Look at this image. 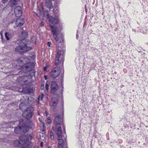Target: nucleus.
<instances>
[{"label": "nucleus", "mask_w": 148, "mask_h": 148, "mask_svg": "<svg viewBox=\"0 0 148 148\" xmlns=\"http://www.w3.org/2000/svg\"><path fill=\"white\" fill-rule=\"evenodd\" d=\"M49 85L47 84V83H46L45 84V88L47 91L49 89Z\"/></svg>", "instance_id": "bb28decb"}, {"label": "nucleus", "mask_w": 148, "mask_h": 148, "mask_svg": "<svg viewBox=\"0 0 148 148\" xmlns=\"http://www.w3.org/2000/svg\"><path fill=\"white\" fill-rule=\"evenodd\" d=\"M9 35V34L8 32H5V36L7 40H9L10 39L8 37V36Z\"/></svg>", "instance_id": "5701e85b"}, {"label": "nucleus", "mask_w": 148, "mask_h": 148, "mask_svg": "<svg viewBox=\"0 0 148 148\" xmlns=\"http://www.w3.org/2000/svg\"><path fill=\"white\" fill-rule=\"evenodd\" d=\"M33 15L34 16H35V17H38V15L34 12H33Z\"/></svg>", "instance_id": "c85d7f7f"}, {"label": "nucleus", "mask_w": 148, "mask_h": 148, "mask_svg": "<svg viewBox=\"0 0 148 148\" xmlns=\"http://www.w3.org/2000/svg\"><path fill=\"white\" fill-rule=\"evenodd\" d=\"M44 78H45V79H47V76H46V75H44Z\"/></svg>", "instance_id": "e433bc0d"}, {"label": "nucleus", "mask_w": 148, "mask_h": 148, "mask_svg": "<svg viewBox=\"0 0 148 148\" xmlns=\"http://www.w3.org/2000/svg\"><path fill=\"white\" fill-rule=\"evenodd\" d=\"M0 34L1 35V38H2V34L1 33H0Z\"/></svg>", "instance_id": "58836bf2"}, {"label": "nucleus", "mask_w": 148, "mask_h": 148, "mask_svg": "<svg viewBox=\"0 0 148 148\" xmlns=\"http://www.w3.org/2000/svg\"><path fill=\"white\" fill-rule=\"evenodd\" d=\"M38 140H39L40 141V140H41V135H39L38 136Z\"/></svg>", "instance_id": "2f4dec72"}, {"label": "nucleus", "mask_w": 148, "mask_h": 148, "mask_svg": "<svg viewBox=\"0 0 148 148\" xmlns=\"http://www.w3.org/2000/svg\"><path fill=\"white\" fill-rule=\"evenodd\" d=\"M20 142L21 143V146H22V148H27L30 147L31 146V143L28 140H25L22 139L20 140Z\"/></svg>", "instance_id": "9b49d317"}, {"label": "nucleus", "mask_w": 148, "mask_h": 148, "mask_svg": "<svg viewBox=\"0 0 148 148\" xmlns=\"http://www.w3.org/2000/svg\"><path fill=\"white\" fill-rule=\"evenodd\" d=\"M58 101H55L53 102L52 106L53 107H55L58 104Z\"/></svg>", "instance_id": "393cba45"}, {"label": "nucleus", "mask_w": 148, "mask_h": 148, "mask_svg": "<svg viewBox=\"0 0 148 148\" xmlns=\"http://www.w3.org/2000/svg\"><path fill=\"white\" fill-rule=\"evenodd\" d=\"M44 88V86H41V89L42 90Z\"/></svg>", "instance_id": "f704fd0d"}, {"label": "nucleus", "mask_w": 148, "mask_h": 148, "mask_svg": "<svg viewBox=\"0 0 148 148\" xmlns=\"http://www.w3.org/2000/svg\"><path fill=\"white\" fill-rule=\"evenodd\" d=\"M20 123L21 124V123L23 122L24 125H23L21 127L22 128V133H25L28 132L29 130V123L28 121H24V120L22 119H20L19 120Z\"/></svg>", "instance_id": "0eeeda50"}, {"label": "nucleus", "mask_w": 148, "mask_h": 148, "mask_svg": "<svg viewBox=\"0 0 148 148\" xmlns=\"http://www.w3.org/2000/svg\"><path fill=\"white\" fill-rule=\"evenodd\" d=\"M44 97V95L43 94H42L41 95H39L38 98V101H39L40 100L42 101Z\"/></svg>", "instance_id": "4be33fe9"}, {"label": "nucleus", "mask_w": 148, "mask_h": 148, "mask_svg": "<svg viewBox=\"0 0 148 148\" xmlns=\"http://www.w3.org/2000/svg\"><path fill=\"white\" fill-rule=\"evenodd\" d=\"M40 25L41 27H42V26H43L44 25V23L42 21L41 22V23H40Z\"/></svg>", "instance_id": "c756f323"}, {"label": "nucleus", "mask_w": 148, "mask_h": 148, "mask_svg": "<svg viewBox=\"0 0 148 148\" xmlns=\"http://www.w3.org/2000/svg\"><path fill=\"white\" fill-rule=\"evenodd\" d=\"M24 23V21L23 18L21 17L17 19L16 21V24L17 26H22Z\"/></svg>", "instance_id": "4468645a"}, {"label": "nucleus", "mask_w": 148, "mask_h": 148, "mask_svg": "<svg viewBox=\"0 0 148 148\" xmlns=\"http://www.w3.org/2000/svg\"><path fill=\"white\" fill-rule=\"evenodd\" d=\"M54 122V127H53V129L57 136L58 148H62L64 145V141L61 126H62L64 131H65L63 119L61 118L60 115L58 114L55 117Z\"/></svg>", "instance_id": "f257e3e1"}, {"label": "nucleus", "mask_w": 148, "mask_h": 148, "mask_svg": "<svg viewBox=\"0 0 148 148\" xmlns=\"http://www.w3.org/2000/svg\"><path fill=\"white\" fill-rule=\"evenodd\" d=\"M51 29L53 32V36L56 42L59 43L61 42L60 39L57 37L59 34V30L58 28L50 25Z\"/></svg>", "instance_id": "423d86ee"}, {"label": "nucleus", "mask_w": 148, "mask_h": 148, "mask_svg": "<svg viewBox=\"0 0 148 148\" xmlns=\"http://www.w3.org/2000/svg\"><path fill=\"white\" fill-rule=\"evenodd\" d=\"M47 122L48 123H50L51 122V120L50 117L48 118Z\"/></svg>", "instance_id": "cd10ccee"}, {"label": "nucleus", "mask_w": 148, "mask_h": 148, "mask_svg": "<svg viewBox=\"0 0 148 148\" xmlns=\"http://www.w3.org/2000/svg\"><path fill=\"white\" fill-rule=\"evenodd\" d=\"M18 1V0H10V6L13 7L14 6H16L17 4Z\"/></svg>", "instance_id": "f3484780"}, {"label": "nucleus", "mask_w": 148, "mask_h": 148, "mask_svg": "<svg viewBox=\"0 0 148 148\" xmlns=\"http://www.w3.org/2000/svg\"><path fill=\"white\" fill-rule=\"evenodd\" d=\"M8 0H2V1L3 3H5Z\"/></svg>", "instance_id": "473e14b6"}, {"label": "nucleus", "mask_w": 148, "mask_h": 148, "mask_svg": "<svg viewBox=\"0 0 148 148\" xmlns=\"http://www.w3.org/2000/svg\"><path fill=\"white\" fill-rule=\"evenodd\" d=\"M49 15H47V17L49 19V21L50 22L49 25L50 26V25H54L55 24H57L59 22V20L58 18H55L52 17L51 16L48 17Z\"/></svg>", "instance_id": "ddd939ff"}, {"label": "nucleus", "mask_w": 148, "mask_h": 148, "mask_svg": "<svg viewBox=\"0 0 148 148\" xmlns=\"http://www.w3.org/2000/svg\"><path fill=\"white\" fill-rule=\"evenodd\" d=\"M33 110V108L32 107L27 108L26 110L23 112L22 116L27 120L30 119L34 114Z\"/></svg>", "instance_id": "39448f33"}, {"label": "nucleus", "mask_w": 148, "mask_h": 148, "mask_svg": "<svg viewBox=\"0 0 148 148\" xmlns=\"http://www.w3.org/2000/svg\"><path fill=\"white\" fill-rule=\"evenodd\" d=\"M51 1L50 0H46V1L45 6L49 9L52 8L53 7L52 1Z\"/></svg>", "instance_id": "dca6fc26"}, {"label": "nucleus", "mask_w": 148, "mask_h": 148, "mask_svg": "<svg viewBox=\"0 0 148 148\" xmlns=\"http://www.w3.org/2000/svg\"><path fill=\"white\" fill-rule=\"evenodd\" d=\"M22 34H23V33L25 34H26V35L27 34V33L26 32H22Z\"/></svg>", "instance_id": "72a5a7b5"}, {"label": "nucleus", "mask_w": 148, "mask_h": 148, "mask_svg": "<svg viewBox=\"0 0 148 148\" xmlns=\"http://www.w3.org/2000/svg\"><path fill=\"white\" fill-rule=\"evenodd\" d=\"M23 92L25 93H28L29 92V89L28 88H24L22 90Z\"/></svg>", "instance_id": "412c9836"}, {"label": "nucleus", "mask_w": 148, "mask_h": 148, "mask_svg": "<svg viewBox=\"0 0 148 148\" xmlns=\"http://www.w3.org/2000/svg\"><path fill=\"white\" fill-rule=\"evenodd\" d=\"M46 69H47V67H44V70H46Z\"/></svg>", "instance_id": "ea45409f"}, {"label": "nucleus", "mask_w": 148, "mask_h": 148, "mask_svg": "<svg viewBox=\"0 0 148 148\" xmlns=\"http://www.w3.org/2000/svg\"><path fill=\"white\" fill-rule=\"evenodd\" d=\"M27 137L28 139H29L30 140H32L33 138L34 139V137L31 134L28 135Z\"/></svg>", "instance_id": "b1692460"}, {"label": "nucleus", "mask_w": 148, "mask_h": 148, "mask_svg": "<svg viewBox=\"0 0 148 148\" xmlns=\"http://www.w3.org/2000/svg\"><path fill=\"white\" fill-rule=\"evenodd\" d=\"M22 137H21H21H19V141L16 140L14 142V145H15V146H18V145L21 146V142H20V140H22L21 139L23 138V137L22 136Z\"/></svg>", "instance_id": "aec40b11"}, {"label": "nucleus", "mask_w": 148, "mask_h": 148, "mask_svg": "<svg viewBox=\"0 0 148 148\" xmlns=\"http://www.w3.org/2000/svg\"><path fill=\"white\" fill-rule=\"evenodd\" d=\"M14 13L16 17H19L22 14L21 7L19 6L16 7L14 9Z\"/></svg>", "instance_id": "f8f14e48"}, {"label": "nucleus", "mask_w": 148, "mask_h": 148, "mask_svg": "<svg viewBox=\"0 0 148 148\" xmlns=\"http://www.w3.org/2000/svg\"><path fill=\"white\" fill-rule=\"evenodd\" d=\"M61 56L60 52H58L55 58V65L56 66L51 71L50 73L51 76L52 78H55L58 77L60 73V69L59 67L57 66L60 63H63L64 60Z\"/></svg>", "instance_id": "7ed1b4c3"}, {"label": "nucleus", "mask_w": 148, "mask_h": 148, "mask_svg": "<svg viewBox=\"0 0 148 148\" xmlns=\"http://www.w3.org/2000/svg\"><path fill=\"white\" fill-rule=\"evenodd\" d=\"M42 144H43V143H42V142H41V147H42Z\"/></svg>", "instance_id": "4c0bfd02"}, {"label": "nucleus", "mask_w": 148, "mask_h": 148, "mask_svg": "<svg viewBox=\"0 0 148 148\" xmlns=\"http://www.w3.org/2000/svg\"><path fill=\"white\" fill-rule=\"evenodd\" d=\"M31 49L30 47L27 45L26 39H23L20 42L19 46L15 48V51L16 53L22 54L31 50Z\"/></svg>", "instance_id": "20e7f679"}, {"label": "nucleus", "mask_w": 148, "mask_h": 148, "mask_svg": "<svg viewBox=\"0 0 148 148\" xmlns=\"http://www.w3.org/2000/svg\"><path fill=\"white\" fill-rule=\"evenodd\" d=\"M15 132L17 134L22 133V128L21 127H17L15 128Z\"/></svg>", "instance_id": "a211bd4d"}, {"label": "nucleus", "mask_w": 148, "mask_h": 148, "mask_svg": "<svg viewBox=\"0 0 148 148\" xmlns=\"http://www.w3.org/2000/svg\"><path fill=\"white\" fill-rule=\"evenodd\" d=\"M25 58H21L17 60L18 65L21 68L24 69H25L26 73L29 72V75L32 76L34 75L35 72V71L33 70L34 68V65L33 63L29 62L26 64L23 63V62H25L24 60Z\"/></svg>", "instance_id": "f03ea898"}, {"label": "nucleus", "mask_w": 148, "mask_h": 148, "mask_svg": "<svg viewBox=\"0 0 148 148\" xmlns=\"http://www.w3.org/2000/svg\"><path fill=\"white\" fill-rule=\"evenodd\" d=\"M58 8L57 6L55 7L53 10V13L55 15V16H57L58 15Z\"/></svg>", "instance_id": "6ab92c4d"}, {"label": "nucleus", "mask_w": 148, "mask_h": 148, "mask_svg": "<svg viewBox=\"0 0 148 148\" xmlns=\"http://www.w3.org/2000/svg\"><path fill=\"white\" fill-rule=\"evenodd\" d=\"M45 131L44 130H43L42 131V133L43 134H44L45 133Z\"/></svg>", "instance_id": "c9c22d12"}, {"label": "nucleus", "mask_w": 148, "mask_h": 148, "mask_svg": "<svg viewBox=\"0 0 148 148\" xmlns=\"http://www.w3.org/2000/svg\"><path fill=\"white\" fill-rule=\"evenodd\" d=\"M23 100V102L26 103L27 105L28 103L29 104H32L33 103L34 101V99L32 97L30 96L29 97L27 96H22L21 99V101Z\"/></svg>", "instance_id": "6e6552de"}, {"label": "nucleus", "mask_w": 148, "mask_h": 148, "mask_svg": "<svg viewBox=\"0 0 148 148\" xmlns=\"http://www.w3.org/2000/svg\"><path fill=\"white\" fill-rule=\"evenodd\" d=\"M21 101V103L19 106V108L23 112L27 108L26 106L27 104L26 103L23 102V101Z\"/></svg>", "instance_id": "2eb2a0df"}, {"label": "nucleus", "mask_w": 148, "mask_h": 148, "mask_svg": "<svg viewBox=\"0 0 148 148\" xmlns=\"http://www.w3.org/2000/svg\"><path fill=\"white\" fill-rule=\"evenodd\" d=\"M58 86L56 82L54 81L51 82V93L55 94L56 92L58 89Z\"/></svg>", "instance_id": "9d476101"}, {"label": "nucleus", "mask_w": 148, "mask_h": 148, "mask_svg": "<svg viewBox=\"0 0 148 148\" xmlns=\"http://www.w3.org/2000/svg\"><path fill=\"white\" fill-rule=\"evenodd\" d=\"M28 79V78L27 76L21 77L18 79V83L22 85L28 84L29 83Z\"/></svg>", "instance_id": "1a4fd4ad"}, {"label": "nucleus", "mask_w": 148, "mask_h": 148, "mask_svg": "<svg viewBox=\"0 0 148 148\" xmlns=\"http://www.w3.org/2000/svg\"><path fill=\"white\" fill-rule=\"evenodd\" d=\"M51 42H49L47 43V45L49 47H51Z\"/></svg>", "instance_id": "7c9ffc66"}, {"label": "nucleus", "mask_w": 148, "mask_h": 148, "mask_svg": "<svg viewBox=\"0 0 148 148\" xmlns=\"http://www.w3.org/2000/svg\"><path fill=\"white\" fill-rule=\"evenodd\" d=\"M50 136L51 139L53 140L54 138V136L53 135V133L52 132H51L50 133Z\"/></svg>", "instance_id": "a878e982"}]
</instances>
